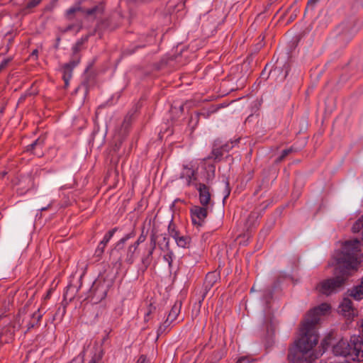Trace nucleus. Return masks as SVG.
Returning a JSON list of instances; mask_svg holds the SVG:
<instances>
[{
	"instance_id": "1",
	"label": "nucleus",
	"mask_w": 363,
	"mask_h": 363,
	"mask_svg": "<svg viewBox=\"0 0 363 363\" xmlns=\"http://www.w3.org/2000/svg\"><path fill=\"white\" fill-rule=\"evenodd\" d=\"M317 319L302 323L299 337L289 347L287 359L291 363H312L320 357L323 352L314 350L318 342L314 324Z\"/></svg>"
},
{
	"instance_id": "2",
	"label": "nucleus",
	"mask_w": 363,
	"mask_h": 363,
	"mask_svg": "<svg viewBox=\"0 0 363 363\" xmlns=\"http://www.w3.org/2000/svg\"><path fill=\"white\" fill-rule=\"evenodd\" d=\"M336 356L348 357L353 361H363V340L359 335L351 336L350 340L342 339L333 347Z\"/></svg>"
},
{
	"instance_id": "3",
	"label": "nucleus",
	"mask_w": 363,
	"mask_h": 363,
	"mask_svg": "<svg viewBox=\"0 0 363 363\" xmlns=\"http://www.w3.org/2000/svg\"><path fill=\"white\" fill-rule=\"evenodd\" d=\"M361 242L358 239L346 241L337 258V266H341L349 272L356 270L359 264L358 252L361 250Z\"/></svg>"
},
{
	"instance_id": "4",
	"label": "nucleus",
	"mask_w": 363,
	"mask_h": 363,
	"mask_svg": "<svg viewBox=\"0 0 363 363\" xmlns=\"http://www.w3.org/2000/svg\"><path fill=\"white\" fill-rule=\"evenodd\" d=\"M335 277L322 281L317 286L318 291L325 295H330L336 293L345 284V281L351 276V272L341 267L337 266L335 272Z\"/></svg>"
},
{
	"instance_id": "5",
	"label": "nucleus",
	"mask_w": 363,
	"mask_h": 363,
	"mask_svg": "<svg viewBox=\"0 0 363 363\" xmlns=\"http://www.w3.org/2000/svg\"><path fill=\"white\" fill-rule=\"evenodd\" d=\"M110 286L111 282L106 281L105 279L102 277L95 280L91 288V292L96 301H101L106 298Z\"/></svg>"
},
{
	"instance_id": "6",
	"label": "nucleus",
	"mask_w": 363,
	"mask_h": 363,
	"mask_svg": "<svg viewBox=\"0 0 363 363\" xmlns=\"http://www.w3.org/2000/svg\"><path fill=\"white\" fill-rule=\"evenodd\" d=\"M190 212L193 224L197 226L203 225L208 215L206 206H194Z\"/></svg>"
},
{
	"instance_id": "7",
	"label": "nucleus",
	"mask_w": 363,
	"mask_h": 363,
	"mask_svg": "<svg viewBox=\"0 0 363 363\" xmlns=\"http://www.w3.org/2000/svg\"><path fill=\"white\" fill-rule=\"evenodd\" d=\"M79 57L76 55L72 60L63 65L62 68V78L66 86L69 85V82L72 77V69L79 64Z\"/></svg>"
},
{
	"instance_id": "8",
	"label": "nucleus",
	"mask_w": 363,
	"mask_h": 363,
	"mask_svg": "<svg viewBox=\"0 0 363 363\" xmlns=\"http://www.w3.org/2000/svg\"><path fill=\"white\" fill-rule=\"evenodd\" d=\"M330 306L328 303L320 304L319 306L310 311L306 319L303 321V323H306V322L311 321L313 319H317V322L314 324V329L315 330V326L319 322L320 316L321 315H324L325 313H326L328 311H330Z\"/></svg>"
},
{
	"instance_id": "9",
	"label": "nucleus",
	"mask_w": 363,
	"mask_h": 363,
	"mask_svg": "<svg viewBox=\"0 0 363 363\" xmlns=\"http://www.w3.org/2000/svg\"><path fill=\"white\" fill-rule=\"evenodd\" d=\"M181 308V303H175L174 306L172 307L168 316L166 319V320L164 322L162 325H161L159 327L158 330L161 333L165 330V328H167L171 323H172L174 320H176L177 317L178 316Z\"/></svg>"
},
{
	"instance_id": "10",
	"label": "nucleus",
	"mask_w": 363,
	"mask_h": 363,
	"mask_svg": "<svg viewBox=\"0 0 363 363\" xmlns=\"http://www.w3.org/2000/svg\"><path fill=\"white\" fill-rule=\"evenodd\" d=\"M340 313L348 318L353 317L356 314V309L353 306L352 301L349 298H344L339 305Z\"/></svg>"
},
{
	"instance_id": "11",
	"label": "nucleus",
	"mask_w": 363,
	"mask_h": 363,
	"mask_svg": "<svg viewBox=\"0 0 363 363\" xmlns=\"http://www.w3.org/2000/svg\"><path fill=\"white\" fill-rule=\"evenodd\" d=\"M196 189L199 194V201L201 206H206L211 201V194L209 187L202 183L196 184Z\"/></svg>"
},
{
	"instance_id": "12",
	"label": "nucleus",
	"mask_w": 363,
	"mask_h": 363,
	"mask_svg": "<svg viewBox=\"0 0 363 363\" xmlns=\"http://www.w3.org/2000/svg\"><path fill=\"white\" fill-rule=\"evenodd\" d=\"M150 245L151 247L147 254L144 255L141 259V262L145 269H146L150 264L152 262V255L156 247V238L154 235L150 238Z\"/></svg>"
},
{
	"instance_id": "13",
	"label": "nucleus",
	"mask_w": 363,
	"mask_h": 363,
	"mask_svg": "<svg viewBox=\"0 0 363 363\" xmlns=\"http://www.w3.org/2000/svg\"><path fill=\"white\" fill-rule=\"evenodd\" d=\"M44 145V140L40 138H38L30 145L26 147L27 151H33V154L38 157L43 155V152L40 150Z\"/></svg>"
},
{
	"instance_id": "14",
	"label": "nucleus",
	"mask_w": 363,
	"mask_h": 363,
	"mask_svg": "<svg viewBox=\"0 0 363 363\" xmlns=\"http://www.w3.org/2000/svg\"><path fill=\"white\" fill-rule=\"evenodd\" d=\"M230 147L228 145L217 147L215 144L213 147L211 155L208 157V159L220 160L223 156V151H228Z\"/></svg>"
},
{
	"instance_id": "15",
	"label": "nucleus",
	"mask_w": 363,
	"mask_h": 363,
	"mask_svg": "<svg viewBox=\"0 0 363 363\" xmlns=\"http://www.w3.org/2000/svg\"><path fill=\"white\" fill-rule=\"evenodd\" d=\"M18 185L21 189L26 191L34 186L33 179L31 175L23 176L20 178Z\"/></svg>"
},
{
	"instance_id": "16",
	"label": "nucleus",
	"mask_w": 363,
	"mask_h": 363,
	"mask_svg": "<svg viewBox=\"0 0 363 363\" xmlns=\"http://www.w3.org/2000/svg\"><path fill=\"white\" fill-rule=\"evenodd\" d=\"M103 357V351L100 350L97 354H95L89 363H101V359ZM84 355L80 354L76 358H74L70 363H83Z\"/></svg>"
},
{
	"instance_id": "17",
	"label": "nucleus",
	"mask_w": 363,
	"mask_h": 363,
	"mask_svg": "<svg viewBox=\"0 0 363 363\" xmlns=\"http://www.w3.org/2000/svg\"><path fill=\"white\" fill-rule=\"evenodd\" d=\"M82 3L81 1H77L74 5L71 6L69 9H68L65 12V17L68 20H72L74 18V16L76 13L77 12H82L83 13V8L81 6Z\"/></svg>"
},
{
	"instance_id": "18",
	"label": "nucleus",
	"mask_w": 363,
	"mask_h": 363,
	"mask_svg": "<svg viewBox=\"0 0 363 363\" xmlns=\"http://www.w3.org/2000/svg\"><path fill=\"white\" fill-rule=\"evenodd\" d=\"M348 295L356 301H361L363 299V287L359 284L353 286L348 290Z\"/></svg>"
},
{
	"instance_id": "19",
	"label": "nucleus",
	"mask_w": 363,
	"mask_h": 363,
	"mask_svg": "<svg viewBox=\"0 0 363 363\" xmlns=\"http://www.w3.org/2000/svg\"><path fill=\"white\" fill-rule=\"evenodd\" d=\"M218 274L215 272H208L205 278L204 287L206 290H209L217 281Z\"/></svg>"
},
{
	"instance_id": "20",
	"label": "nucleus",
	"mask_w": 363,
	"mask_h": 363,
	"mask_svg": "<svg viewBox=\"0 0 363 363\" xmlns=\"http://www.w3.org/2000/svg\"><path fill=\"white\" fill-rule=\"evenodd\" d=\"M138 247L134 244H132L128 247L125 257V262L128 264H131L133 263L135 259V252Z\"/></svg>"
},
{
	"instance_id": "21",
	"label": "nucleus",
	"mask_w": 363,
	"mask_h": 363,
	"mask_svg": "<svg viewBox=\"0 0 363 363\" xmlns=\"http://www.w3.org/2000/svg\"><path fill=\"white\" fill-rule=\"evenodd\" d=\"M42 316L43 313L40 312V309L34 312L31 315L30 320L28 323V329L30 330L38 325Z\"/></svg>"
},
{
	"instance_id": "22",
	"label": "nucleus",
	"mask_w": 363,
	"mask_h": 363,
	"mask_svg": "<svg viewBox=\"0 0 363 363\" xmlns=\"http://www.w3.org/2000/svg\"><path fill=\"white\" fill-rule=\"evenodd\" d=\"M177 245L180 247H187L190 243L191 238L189 236L180 235V234L174 239Z\"/></svg>"
},
{
	"instance_id": "23",
	"label": "nucleus",
	"mask_w": 363,
	"mask_h": 363,
	"mask_svg": "<svg viewBox=\"0 0 363 363\" xmlns=\"http://www.w3.org/2000/svg\"><path fill=\"white\" fill-rule=\"evenodd\" d=\"M104 8L101 5H97L89 9H83V13L87 16H94L98 13H101Z\"/></svg>"
},
{
	"instance_id": "24",
	"label": "nucleus",
	"mask_w": 363,
	"mask_h": 363,
	"mask_svg": "<svg viewBox=\"0 0 363 363\" xmlns=\"http://www.w3.org/2000/svg\"><path fill=\"white\" fill-rule=\"evenodd\" d=\"M168 233L169 235L172 236L174 239H175L180 234L172 220L170 221L168 225Z\"/></svg>"
},
{
	"instance_id": "25",
	"label": "nucleus",
	"mask_w": 363,
	"mask_h": 363,
	"mask_svg": "<svg viewBox=\"0 0 363 363\" xmlns=\"http://www.w3.org/2000/svg\"><path fill=\"white\" fill-rule=\"evenodd\" d=\"M118 228H114L110 230L104 237L103 240L100 242L101 244L105 245L106 246L107 243L113 236L114 233L117 231Z\"/></svg>"
},
{
	"instance_id": "26",
	"label": "nucleus",
	"mask_w": 363,
	"mask_h": 363,
	"mask_svg": "<svg viewBox=\"0 0 363 363\" xmlns=\"http://www.w3.org/2000/svg\"><path fill=\"white\" fill-rule=\"evenodd\" d=\"M294 151V148L291 147L290 148H288V149H285L281 153V155L277 158V162H281V160H283L288 155H289L290 153H291L292 152Z\"/></svg>"
},
{
	"instance_id": "27",
	"label": "nucleus",
	"mask_w": 363,
	"mask_h": 363,
	"mask_svg": "<svg viewBox=\"0 0 363 363\" xmlns=\"http://www.w3.org/2000/svg\"><path fill=\"white\" fill-rule=\"evenodd\" d=\"M164 259L168 263L169 266L171 267L173 261V252L171 250H167V252L164 255Z\"/></svg>"
},
{
	"instance_id": "28",
	"label": "nucleus",
	"mask_w": 363,
	"mask_h": 363,
	"mask_svg": "<svg viewBox=\"0 0 363 363\" xmlns=\"http://www.w3.org/2000/svg\"><path fill=\"white\" fill-rule=\"evenodd\" d=\"M185 169H186V173H184V174H186V177H188V184L190 183L191 180V178L194 177V170L190 169V168H187V167H185Z\"/></svg>"
},
{
	"instance_id": "29",
	"label": "nucleus",
	"mask_w": 363,
	"mask_h": 363,
	"mask_svg": "<svg viewBox=\"0 0 363 363\" xmlns=\"http://www.w3.org/2000/svg\"><path fill=\"white\" fill-rule=\"evenodd\" d=\"M162 242L164 243V247H160L162 250H169V240L166 235H163Z\"/></svg>"
},
{
	"instance_id": "30",
	"label": "nucleus",
	"mask_w": 363,
	"mask_h": 363,
	"mask_svg": "<svg viewBox=\"0 0 363 363\" xmlns=\"http://www.w3.org/2000/svg\"><path fill=\"white\" fill-rule=\"evenodd\" d=\"M105 247H106V245H103V244H101V242H100L96 249V251H95L96 255L99 256V257L101 256L104 253Z\"/></svg>"
},
{
	"instance_id": "31",
	"label": "nucleus",
	"mask_w": 363,
	"mask_h": 363,
	"mask_svg": "<svg viewBox=\"0 0 363 363\" xmlns=\"http://www.w3.org/2000/svg\"><path fill=\"white\" fill-rule=\"evenodd\" d=\"M146 239V235L144 233V230L142 231L141 235L138 237V240L133 243L137 247L143 242H145Z\"/></svg>"
},
{
	"instance_id": "32",
	"label": "nucleus",
	"mask_w": 363,
	"mask_h": 363,
	"mask_svg": "<svg viewBox=\"0 0 363 363\" xmlns=\"http://www.w3.org/2000/svg\"><path fill=\"white\" fill-rule=\"evenodd\" d=\"M41 0H30L26 5V9H32L35 7L40 3Z\"/></svg>"
},
{
	"instance_id": "33",
	"label": "nucleus",
	"mask_w": 363,
	"mask_h": 363,
	"mask_svg": "<svg viewBox=\"0 0 363 363\" xmlns=\"http://www.w3.org/2000/svg\"><path fill=\"white\" fill-rule=\"evenodd\" d=\"M10 62H11L10 58L4 59L0 63V72L2 71L3 69H4L8 66V65L10 63Z\"/></svg>"
},
{
	"instance_id": "34",
	"label": "nucleus",
	"mask_w": 363,
	"mask_h": 363,
	"mask_svg": "<svg viewBox=\"0 0 363 363\" xmlns=\"http://www.w3.org/2000/svg\"><path fill=\"white\" fill-rule=\"evenodd\" d=\"M133 236V233H129L125 235L123 238H122L118 242V245L120 244H124L128 240L131 238Z\"/></svg>"
},
{
	"instance_id": "35",
	"label": "nucleus",
	"mask_w": 363,
	"mask_h": 363,
	"mask_svg": "<svg viewBox=\"0 0 363 363\" xmlns=\"http://www.w3.org/2000/svg\"><path fill=\"white\" fill-rule=\"evenodd\" d=\"M69 291H72V292L73 294H74V293H76L77 291V289L76 286H71V285L67 286V290H66V291H65V293L64 294V296L65 297H67L68 296Z\"/></svg>"
},
{
	"instance_id": "36",
	"label": "nucleus",
	"mask_w": 363,
	"mask_h": 363,
	"mask_svg": "<svg viewBox=\"0 0 363 363\" xmlns=\"http://www.w3.org/2000/svg\"><path fill=\"white\" fill-rule=\"evenodd\" d=\"M318 1V0H308L306 9L309 8L313 9Z\"/></svg>"
},
{
	"instance_id": "37",
	"label": "nucleus",
	"mask_w": 363,
	"mask_h": 363,
	"mask_svg": "<svg viewBox=\"0 0 363 363\" xmlns=\"http://www.w3.org/2000/svg\"><path fill=\"white\" fill-rule=\"evenodd\" d=\"M136 363H150L149 361L146 359V357L144 355H141Z\"/></svg>"
},
{
	"instance_id": "38",
	"label": "nucleus",
	"mask_w": 363,
	"mask_h": 363,
	"mask_svg": "<svg viewBox=\"0 0 363 363\" xmlns=\"http://www.w3.org/2000/svg\"><path fill=\"white\" fill-rule=\"evenodd\" d=\"M320 363H340V362H337L335 359L330 358L326 361H322Z\"/></svg>"
},
{
	"instance_id": "39",
	"label": "nucleus",
	"mask_w": 363,
	"mask_h": 363,
	"mask_svg": "<svg viewBox=\"0 0 363 363\" xmlns=\"http://www.w3.org/2000/svg\"><path fill=\"white\" fill-rule=\"evenodd\" d=\"M38 51L37 49L33 50L32 53L30 54V57H35L37 58L38 57Z\"/></svg>"
},
{
	"instance_id": "40",
	"label": "nucleus",
	"mask_w": 363,
	"mask_h": 363,
	"mask_svg": "<svg viewBox=\"0 0 363 363\" xmlns=\"http://www.w3.org/2000/svg\"><path fill=\"white\" fill-rule=\"evenodd\" d=\"M247 360V357H240V358L238 360L237 363H242V362H246Z\"/></svg>"
},
{
	"instance_id": "41",
	"label": "nucleus",
	"mask_w": 363,
	"mask_h": 363,
	"mask_svg": "<svg viewBox=\"0 0 363 363\" xmlns=\"http://www.w3.org/2000/svg\"><path fill=\"white\" fill-rule=\"evenodd\" d=\"M6 174H7V172L3 171L2 172L0 173V179L4 177Z\"/></svg>"
},
{
	"instance_id": "42",
	"label": "nucleus",
	"mask_w": 363,
	"mask_h": 363,
	"mask_svg": "<svg viewBox=\"0 0 363 363\" xmlns=\"http://www.w3.org/2000/svg\"><path fill=\"white\" fill-rule=\"evenodd\" d=\"M361 334H362V338L363 339V319L361 323V330H360Z\"/></svg>"
},
{
	"instance_id": "43",
	"label": "nucleus",
	"mask_w": 363,
	"mask_h": 363,
	"mask_svg": "<svg viewBox=\"0 0 363 363\" xmlns=\"http://www.w3.org/2000/svg\"><path fill=\"white\" fill-rule=\"evenodd\" d=\"M359 285L361 286L362 287H363V276L360 279V283Z\"/></svg>"
},
{
	"instance_id": "44",
	"label": "nucleus",
	"mask_w": 363,
	"mask_h": 363,
	"mask_svg": "<svg viewBox=\"0 0 363 363\" xmlns=\"http://www.w3.org/2000/svg\"><path fill=\"white\" fill-rule=\"evenodd\" d=\"M48 208V207H43L40 208V211H45Z\"/></svg>"
},
{
	"instance_id": "45",
	"label": "nucleus",
	"mask_w": 363,
	"mask_h": 363,
	"mask_svg": "<svg viewBox=\"0 0 363 363\" xmlns=\"http://www.w3.org/2000/svg\"><path fill=\"white\" fill-rule=\"evenodd\" d=\"M74 52L75 54H77V48H74Z\"/></svg>"
},
{
	"instance_id": "46",
	"label": "nucleus",
	"mask_w": 363,
	"mask_h": 363,
	"mask_svg": "<svg viewBox=\"0 0 363 363\" xmlns=\"http://www.w3.org/2000/svg\"><path fill=\"white\" fill-rule=\"evenodd\" d=\"M1 318V315H0V318Z\"/></svg>"
}]
</instances>
